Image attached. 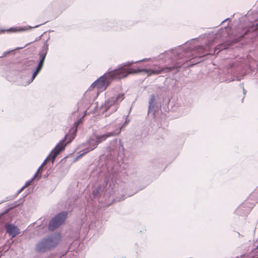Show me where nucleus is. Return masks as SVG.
Listing matches in <instances>:
<instances>
[{"label": "nucleus", "instance_id": "nucleus-1", "mask_svg": "<svg viewBox=\"0 0 258 258\" xmlns=\"http://www.w3.org/2000/svg\"><path fill=\"white\" fill-rule=\"evenodd\" d=\"M162 71V69L140 70L130 69L129 70H125L124 69H120L101 77L92 85L91 87L94 88H96L98 91H102L105 90L108 85L109 83V78L111 76H113L114 78H121L126 77L129 74H135L141 72H145L149 76L152 74H159Z\"/></svg>", "mask_w": 258, "mask_h": 258}, {"label": "nucleus", "instance_id": "nucleus-8", "mask_svg": "<svg viewBox=\"0 0 258 258\" xmlns=\"http://www.w3.org/2000/svg\"><path fill=\"white\" fill-rule=\"evenodd\" d=\"M28 28L24 27V28H13L10 29L9 31L13 32H16L19 31H23L28 30Z\"/></svg>", "mask_w": 258, "mask_h": 258}, {"label": "nucleus", "instance_id": "nucleus-11", "mask_svg": "<svg viewBox=\"0 0 258 258\" xmlns=\"http://www.w3.org/2000/svg\"><path fill=\"white\" fill-rule=\"evenodd\" d=\"M45 162H46V160L44 161V163L42 165V166H43L45 164Z\"/></svg>", "mask_w": 258, "mask_h": 258}, {"label": "nucleus", "instance_id": "nucleus-7", "mask_svg": "<svg viewBox=\"0 0 258 258\" xmlns=\"http://www.w3.org/2000/svg\"><path fill=\"white\" fill-rule=\"evenodd\" d=\"M44 57H45L44 56H43V57L42 58L41 60H40V63L39 64V66H38V67L37 68V71L33 75V76H32V79H31V81H32V80L35 78V77L37 75L38 73L39 72L40 70L41 69L42 64H43V61H44Z\"/></svg>", "mask_w": 258, "mask_h": 258}, {"label": "nucleus", "instance_id": "nucleus-2", "mask_svg": "<svg viewBox=\"0 0 258 258\" xmlns=\"http://www.w3.org/2000/svg\"><path fill=\"white\" fill-rule=\"evenodd\" d=\"M60 235L56 234L55 236L45 239L39 242L37 245V248L40 251L50 249L56 246L60 241Z\"/></svg>", "mask_w": 258, "mask_h": 258}, {"label": "nucleus", "instance_id": "nucleus-9", "mask_svg": "<svg viewBox=\"0 0 258 258\" xmlns=\"http://www.w3.org/2000/svg\"><path fill=\"white\" fill-rule=\"evenodd\" d=\"M134 62H127V63L126 64L127 66H130L131 64H132V63H133Z\"/></svg>", "mask_w": 258, "mask_h": 258}, {"label": "nucleus", "instance_id": "nucleus-3", "mask_svg": "<svg viewBox=\"0 0 258 258\" xmlns=\"http://www.w3.org/2000/svg\"><path fill=\"white\" fill-rule=\"evenodd\" d=\"M111 136H112L111 133H108L92 137L89 141V145L90 146L89 149H88L85 153L95 149L98 144L104 141L107 138Z\"/></svg>", "mask_w": 258, "mask_h": 258}, {"label": "nucleus", "instance_id": "nucleus-6", "mask_svg": "<svg viewBox=\"0 0 258 258\" xmlns=\"http://www.w3.org/2000/svg\"><path fill=\"white\" fill-rule=\"evenodd\" d=\"M6 228L7 232L12 237H15L19 233V229L13 225H8Z\"/></svg>", "mask_w": 258, "mask_h": 258}, {"label": "nucleus", "instance_id": "nucleus-5", "mask_svg": "<svg viewBox=\"0 0 258 258\" xmlns=\"http://www.w3.org/2000/svg\"><path fill=\"white\" fill-rule=\"evenodd\" d=\"M64 146L65 145L63 143H60L57 145L50 154L46 160H51L52 162H53L57 155L64 149Z\"/></svg>", "mask_w": 258, "mask_h": 258}, {"label": "nucleus", "instance_id": "nucleus-4", "mask_svg": "<svg viewBox=\"0 0 258 258\" xmlns=\"http://www.w3.org/2000/svg\"><path fill=\"white\" fill-rule=\"evenodd\" d=\"M67 218V213L65 212L61 213L56 215L50 222L49 227L53 229L61 225Z\"/></svg>", "mask_w": 258, "mask_h": 258}, {"label": "nucleus", "instance_id": "nucleus-10", "mask_svg": "<svg viewBox=\"0 0 258 258\" xmlns=\"http://www.w3.org/2000/svg\"><path fill=\"white\" fill-rule=\"evenodd\" d=\"M41 167H42V166H41V167H40L38 169V171H37V173H38V172H39V171H40V170L41 169Z\"/></svg>", "mask_w": 258, "mask_h": 258}]
</instances>
